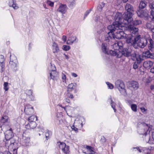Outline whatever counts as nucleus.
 Masks as SVG:
<instances>
[{
	"label": "nucleus",
	"instance_id": "obj_1",
	"mask_svg": "<svg viewBox=\"0 0 154 154\" xmlns=\"http://www.w3.org/2000/svg\"><path fill=\"white\" fill-rule=\"evenodd\" d=\"M113 23L111 25H110L107 27L108 29L110 32H108L107 35L106 36L105 40L107 42H109L110 39L112 38L114 39L115 38L117 39H121L126 37V34L124 32V31L126 30L129 31L132 33L137 34L138 29L135 28L133 26L130 25L127 26H124V28H116L113 27L109 28V26H112Z\"/></svg>",
	"mask_w": 154,
	"mask_h": 154
},
{
	"label": "nucleus",
	"instance_id": "obj_2",
	"mask_svg": "<svg viewBox=\"0 0 154 154\" xmlns=\"http://www.w3.org/2000/svg\"><path fill=\"white\" fill-rule=\"evenodd\" d=\"M133 14L131 13L125 12L122 14L119 12H117L115 16V21L113 22V25L109 26V29L113 27L116 28H124L123 24H129L133 20L132 16Z\"/></svg>",
	"mask_w": 154,
	"mask_h": 154
},
{
	"label": "nucleus",
	"instance_id": "obj_3",
	"mask_svg": "<svg viewBox=\"0 0 154 154\" xmlns=\"http://www.w3.org/2000/svg\"><path fill=\"white\" fill-rule=\"evenodd\" d=\"M149 125L144 122H139L137 124V130L140 134L145 135L149 139V136L147 135L149 129Z\"/></svg>",
	"mask_w": 154,
	"mask_h": 154
},
{
	"label": "nucleus",
	"instance_id": "obj_4",
	"mask_svg": "<svg viewBox=\"0 0 154 154\" xmlns=\"http://www.w3.org/2000/svg\"><path fill=\"white\" fill-rule=\"evenodd\" d=\"M131 34L129 35H127L126 34V37L125 38H126V42L128 43H131L133 46L135 48L137 47L135 46L136 45V43L139 40L140 38V35H138V32L137 34L132 33L131 32Z\"/></svg>",
	"mask_w": 154,
	"mask_h": 154
},
{
	"label": "nucleus",
	"instance_id": "obj_5",
	"mask_svg": "<svg viewBox=\"0 0 154 154\" xmlns=\"http://www.w3.org/2000/svg\"><path fill=\"white\" fill-rule=\"evenodd\" d=\"M116 87L120 91V93L123 95L126 94L125 89V85L123 82L121 80H118L115 82Z\"/></svg>",
	"mask_w": 154,
	"mask_h": 154
},
{
	"label": "nucleus",
	"instance_id": "obj_6",
	"mask_svg": "<svg viewBox=\"0 0 154 154\" xmlns=\"http://www.w3.org/2000/svg\"><path fill=\"white\" fill-rule=\"evenodd\" d=\"M147 41L148 39L145 38H139V40L137 42L136 45L137 44V46L140 48H143L146 45Z\"/></svg>",
	"mask_w": 154,
	"mask_h": 154
},
{
	"label": "nucleus",
	"instance_id": "obj_7",
	"mask_svg": "<svg viewBox=\"0 0 154 154\" xmlns=\"http://www.w3.org/2000/svg\"><path fill=\"white\" fill-rule=\"evenodd\" d=\"M10 143L8 149L12 151V154H17V149L18 147L17 146V143L14 142L11 143V141H10Z\"/></svg>",
	"mask_w": 154,
	"mask_h": 154
},
{
	"label": "nucleus",
	"instance_id": "obj_8",
	"mask_svg": "<svg viewBox=\"0 0 154 154\" xmlns=\"http://www.w3.org/2000/svg\"><path fill=\"white\" fill-rule=\"evenodd\" d=\"M137 13L139 17L141 18L147 19L149 14L147 12L142 9H139L137 11Z\"/></svg>",
	"mask_w": 154,
	"mask_h": 154
},
{
	"label": "nucleus",
	"instance_id": "obj_9",
	"mask_svg": "<svg viewBox=\"0 0 154 154\" xmlns=\"http://www.w3.org/2000/svg\"><path fill=\"white\" fill-rule=\"evenodd\" d=\"M12 130V128H10L9 130L6 131L5 133V140L6 141H8V142L9 140L14 136V134Z\"/></svg>",
	"mask_w": 154,
	"mask_h": 154
},
{
	"label": "nucleus",
	"instance_id": "obj_10",
	"mask_svg": "<svg viewBox=\"0 0 154 154\" xmlns=\"http://www.w3.org/2000/svg\"><path fill=\"white\" fill-rule=\"evenodd\" d=\"M24 111L26 115H31L33 112V108L30 105H26L25 107Z\"/></svg>",
	"mask_w": 154,
	"mask_h": 154
},
{
	"label": "nucleus",
	"instance_id": "obj_11",
	"mask_svg": "<svg viewBox=\"0 0 154 154\" xmlns=\"http://www.w3.org/2000/svg\"><path fill=\"white\" fill-rule=\"evenodd\" d=\"M128 87L134 90H136L139 88V84L136 81L129 82H128Z\"/></svg>",
	"mask_w": 154,
	"mask_h": 154
},
{
	"label": "nucleus",
	"instance_id": "obj_12",
	"mask_svg": "<svg viewBox=\"0 0 154 154\" xmlns=\"http://www.w3.org/2000/svg\"><path fill=\"white\" fill-rule=\"evenodd\" d=\"M51 72L50 73V79L55 80L57 79V78L58 75V72H57L56 70V68L55 66L53 67V68L52 69H51Z\"/></svg>",
	"mask_w": 154,
	"mask_h": 154
},
{
	"label": "nucleus",
	"instance_id": "obj_13",
	"mask_svg": "<svg viewBox=\"0 0 154 154\" xmlns=\"http://www.w3.org/2000/svg\"><path fill=\"white\" fill-rule=\"evenodd\" d=\"M131 49L130 48H124L121 51L122 55L127 57H130L131 55Z\"/></svg>",
	"mask_w": 154,
	"mask_h": 154
},
{
	"label": "nucleus",
	"instance_id": "obj_14",
	"mask_svg": "<svg viewBox=\"0 0 154 154\" xmlns=\"http://www.w3.org/2000/svg\"><path fill=\"white\" fill-rule=\"evenodd\" d=\"M67 9V8L66 5L61 4L57 9V11L63 14L66 12Z\"/></svg>",
	"mask_w": 154,
	"mask_h": 154
},
{
	"label": "nucleus",
	"instance_id": "obj_15",
	"mask_svg": "<svg viewBox=\"0 0 154 154\" xmlns=\"http://www.w3.org/2000/svg\"><path fill=\"white\" fill-rule=\"evenodd\" d=\"M153 62L151 61H144L143 63V66L146 69H149L153 64Z\"/></svg>",
	"mask_w": 154,
	"mask_h": 154
},
{
	"label": "nucleus",
	"instance_id": "obj_16",
	"mask_svg": "<svg viewBox=\"0 0 154 154\" xmlns=\"http://www.w3.org/2000/svg\"><path fill=\"white\" fill-rule=\"evenodd\" d=\"M125 10L127 11L126 12L132 13L134 11L133 7L130 4L127 3L125 5Z\"/></svg>",
	"mask_w": 154,
	"mask_h": 154
},
{
	"label": "nucleus",
	"instance_id": "obj_17",
	"mask_svg": "<svg viewBox=\"0 0 154 154\" xmlns=\"http://www.w3.org/2000/svg\"><path fill=\"white\" fill-rule=\"evenodd\" d=\"M149 43L148 45V48L149 50L152 51L154 48V41L151 38L148 39Z\"/></svg>",
	"mask_w": 154,
	"mask_h": 154
},
{
	"label": "nucleus",
	"instance_id": "obj_18",
	"mask_svg": "<svg viewBox=\"0 0 154 154\" xmlns=\"http://www.w3.org/2000/svg\"><path fill=\"white\" fill-rule=\"evenodd\" d=\"M153 22L147 23H146V28L151 32L154 31V24Z\"/></svg>",
	"mask_w": 154,
	"mask_h": 154
},
{
	"label": "nucleus",
	"instance_id": "obj_19",
	"mask_svg": "<svg viewBox=\"0 0 154 154\" xmlns=\"http://www.w3.org/2000/svg\"><path fill=\"white\" fill-rule=\"evenodd\" d=\"M147 3V2L145 1L142 0L140 1L139 6V9H142L146 8Z\"/></svg>",
	"mask_w": 154,
	"mask_h": 154
},
{
	"label": "nucleus",
	"instance_id": "obj_20",
	"mask_svg": "<svg viewBox=\"0 0 154 154\" xmlns=\"http://www.w3.org/2000/svg\"><path fill=\"white\" fill-rule=\"evenodd\" d=\"M22 141L24 145L26 146H28L29 144L30 141V138L29 137L23 136Z\"/></svg>",
	"mask_w": 154,
	"mask_h": 154
},
{
	"label": "nucleus",
	"instance_id": "obj_21",
	"mask_svg": "<svg viewBox=\"0 0 154 154\" xmlns=\"http://www.w3.org/2000/svg\"><path fill=\"white\" fill-rule=\"evenodd\" d=\"M141 21L140 20H132L131 21V22L130 23V24H128V26H129L130 25H132L135 28L136 27L134 26H137L141 24Z\"/></svg>",
	"mask_w": 154,
	"mask_h": 154
},
{
	"label": "nucleus",
	"instance_id": "obj_22",
	"mask_svg": "<svg viewBox=\"0 0 154 154\" xmlns=\"http://www.w3.org/2000/svg\"><path fill=\"white\" fill-rule=\"evenodd\" d=\"M9 5L10 7H12L15 9H17L18 8L17 5L14 3V0H9Z\"/></svg>",
	"mask_w": 154,
	"mask_h": 154
},
{
	"label": "nucleus",
	"instance_id": "obj_23",
	"mask_svg": "<svg viewBox=\"0 0 154 154\" xmlns=\"http://www.w3.org/2000/svg\"><path fill=\"white\" fill-rule=\"evenodd\" d=\"M76 37L75 36H72L69 37L66 42L67 44H72L76 40Z\"/></svg>",
	"mask_w": 154,
	"mask_h": 154
},
{
	"label": "nucleus",
	"instance_id": "obj_24",
	"mask_svg": "<svg viewBox=\"0 0 154 154\" xmlns=\"http://www.w3.org/2000/svg\"><path fill=\"white\" fill-rule=\"evenodd\" d=\"M53 51L54 53L58 52L59 51V48L58 47L57 44L55 42H54L52 45Z\"/></svg>",
	"mask_w": 154,
	"mask_h": 154
},
{
	"label": "nucleus",
	"instance_id": "obj_25",
	"mask_svg": "<svg viewBox=\"0 0 154 154\" xmlns=\"http://www.w3.org/2000/svg\"><path fill=\"white\" fill-rule=\"evenodd\" d=\"M86 148L88 150V152H89L87 153L85 152L84 153H85L86 154H94V153L95 152L93 150L94 149L91 146L87 145L86 146Z\"/></svg>",
	"mask_w": 154,
	"mask_h": 154
},
{
	"label": "nucleus",
	"instance_id": "obj_26",
	"mask_svg": "<svg viewBox=\"0 0 154 154\" xmlns=\"http://www.w3.org/2000/svg\"><path fill=\"white\" fill-rule=\"evenodd\" d=\"M17 62H9V64L11 66V67L14 71H15L17 70Z\"/></svg>",
	"mask_w": 154,
	"mask_h": 154
},
{
	"label": "nucleus",
	"instance_id": "obj_27",
	"mask_svg": "<svg viewBox=\"0 0 154 154\" xmlns=\"http://www.w3.org/2000/svg\"><path fill=\"white\" fill-rule=\"evenodd\" d=\"M26 94L28 95L31 100H34V97L33 96V91L31 90H28L26 91Z\"/></svg>",
	"mask_w": 154,
	"mask_h": 154
},
{
	"label": "nucleus",
	"instance_id": "obj_28",
	"mask_svg": "<svg viewBox=\"0 0 154 154\" xmlns=\"http://www.w3.org/2000/svg\"><path fill=\"white\" fill-rule=\"evenodd\" d=\"M107 44L105 43H103L102 45V49L103 51L105 54H108V52L107 48Z\"/></svg>",
	"mask_w": 154,
	"mask_h": 154
},
{
	"label": "nucleus",
	"instance_id": "obj_29",
	"mask_svg": "<svg viewBox=\"0 0 154 154\" xmlns=\"http://www.w3.org/2000/svg\"><path fill=\"white\" fill-rule=\"evenodd\" d=\"M137 54L136 52L133 50H131V55L130 57H131V59L133 60H135L136 58L137 57Z\"/></svg>",
	"mask_w": 154,
	"mask_h": 154
},
{
	"label": "nucleus",
	"instance_id": "obj_30",
	"mask_svg": "<svg viewBox=\"0 0 154 154\" xmlns=\"http://www.w3.org/2000/svg\"><path fill=\"white\" fill-rule=\"evenodd\" d=\"M74 85L73 83L69 84L67 87V92L68 93L72 91L74 89Z\"/></svg>",
	"mask_w": 154,
	"mask_h": 154
},
{
	"label": "nucleus",
	"instance_id": "obj_31",
	"mask_svg": "<svg viewBox=\"0 0 154 154\" xmlns=\"http://www.w3.org/2000/svg\"><path fill=\"white\" fill-rule=\"evenodd\" d=\"M10 61L12 62H17L16 57L14 55H11L10 56Z\"/></svg>",
	"mask_w": 154,
	"mask_h": 154
},
{
	"label": "nucleus",
	"instance_id": "obj_32",
	"mask_svg": "<svg viewBox=\"0 0 154 154\" xmlns=\"http://www.w3.org/2000/svg\"><path fill=\"white\" fill-rule=\"evenodd\" d=\"M136 63L140 64L143 60V59L141 58L140 55H139L137 56V57L136 58Z\"/></svg>",
	"mask_w": 154,
	"mask_h": 154
},
{
	"label": "nucleus",
	"instance_id": "obj_33",
	"mask_svg": "<svg viewBox=\"0 0 154 154\" xmlns=\"http://www.w3.org/2000/svg\"><path fill=\"white\" fill-rule=\"evenodd\" d=\"M110 100L111 101V106L113 108V109L114 111L115 112H116V109H115V105H116V103H114L112 100V99L111 97L110 98Z\"/></svg>",
	"mask_w": 154,
	"mask_h": 154
},
{
	"label": "nucleus",
	"instance_id": "obj_34",
	"mask_svg": "<svg viewBox=\"0 0 154 154\" xmlns=\"http://www.w3.org/2000/svg\"><path fill=\"white\" fill-rule=\"evenodd\" d=\"M69 147L68 146H66L65 147H64L62 149L63 152L66 154L69 153Z\"/></svg>",
	"mask_w": 154,
	"mask_h": 154
},
{
	"label": "nucleus",
	"instance_id": "obj_35",
	"mask_svg": "<svg viewBox=\"0 0 154 154\" xmlns=\"http://www.w3.org/2000/svg\"><path fill=\"white\" fill-rule=\"evenodd\" d=\"M150 52L149 50H147L143 53V55L147 58H149L150 54Z\"/></svg>",
	"mask_w": 154,
	"mask_h": 154
},
{
	"label": "nucleus",
	"instance_id": "obj_36",
	"mask_svg": "<svg viewBox=\"0 0 154 154\" xmlns=\"http://www.w3.org/2000/svg\"><path fill=\"white\" fill-rule=\"evenodd\" d=\"M35 119L36 120H37V117L36 116L35 117L34 116H32L29 117L28 118V120L30 122H33V120H34V119Z\"/></svg>",
	"mask_w": 154,
	"mask_h": 154
},
{
	"label": "nucleus",
	"instance_id": "obj_37",
	"mask_svg": "<svg viewBox=\"0 0 154 154\" xmlns=\"http://www.w3.org/2000/svg\"><path fill=\"white\" fill-rule=\"evenodd\" d=\"M8 121V117L6 116L2 117L1 120V122L2 123H5Z\"/></svg>",
	"mask_w": 154,
	"mask_h": 154
},
{
	"label": "nucleus",
	"instance_id": "obj_38",
	"mask_svg": "<svg viewBox=\"0 0 154 154\" xmlns=\"http://www.w3.org/2000/svg\"><path fill=\"white\" fill-rule=\"evenodd\" d=\"M69 3L68 5L69 7L70 8L73 6L75 4V0H68Z\"/></svg>",
	"mask_w": 154,
	"mask_h": 154
},
{
	"label": "nucleus",
	"instance_id": "obj_39",
	"mask_svg": "<svg viewBox=\"0 0 154 154\" xmlns=\"http://www.w3.org/2000/svg\"><path fill=\"white\" fill-rule=\"evenodd\" d=\"M131 108L132 110L134 112L137 111V106L135 104H132L131 105Z\"/></svg>",
	"mask_w": 154,
	"mask_h": 154
},
{
	"label": "nucleus",
	"instance_id": "obj_40",
	"mask_svg": "<svg viewBox=\"0 0 154 154\" xmlns=\"http://www.w3.org/2000/svg\"><path fill=\"white\" fill-rule=\"evenodd\" d=\"M60 143V144L59 145V147L60 149H61L62 150L63 149V148L65 147L66 145V144L63 143V142H59Z\"/></svg>",
	"mask_w": 154,
	"mask_h": 154
},
{
	"label": "nucleus",
	"instance_id": "obj_41",
	"mask_svg": "<svg viewBox=\"0 0 154 154\" xmlns=\"http://www.w3.org/2000/svg\"><path fill=\"white\" fill-rule=\"evenodd\" d=\"M4 88L5 91H7L8 89V83L7 82H5L4 84Z\"/></svg>",
	"mask_w": 154,
	"mask_h": 154
},
{
	"label": "nucleus",
	"instance_id": "obj_42",
	"mask_svg": "<svg viewBox=\"0 0 154 154\" xmlns=\"http://www.w3.org/2000/svg\"><path fill=\"white\" fill-rule=\"evenodd\" d=\"M150 17L152 21H154V11L152 9L150 11Z\"/></svg>",
	"mask_w": 154,
	"mask_h": 154
},
{
	"label": "nucleus",
	"instance_id": "obj_43",
	"mask_svg": "<svg viewBox=\"0 0 154 154\" xmlns=\"http://www.w3.org/2000/svg\"><path fill=\"white\" fill-rule=\"evenodd\" d=\"M152 137L153 140L152 141L150 140H148V142L150 144H154V130H153V131H152Z\"/></svg>",
	"mask_w": 154,
	"mask_h": 154
},
{
	"label": "nucleus",
	"instance_id": "obj_44",
	"mask_svg": "<svg viewBox=\"0 0 154 154\" xmlns=\"http://www.w3.org/2000/svg\"><path fill=\"white\" fill-rule=\"evenodd\" d=\"M30 125L31 126V128L33 129L35 128L37 126V124L36 123L34 122H30Z\"/></svg>",
	"mask_w": 154,
	"mask_h": 154
},
{
	"label": "nucleus",
	"instance_id": "obj_45",
	"mask_svg": "<svg viewBox=\"0 0 154 154\" xmlns=\"http://www.w3.org/2000/svg\"><path fill=\"white\" fill-rule=\"evenodd\" d=\"M51 135V131H48L45 133V137L46 140H48L49 136Z\"/></svg>",
	"mask_w": 154,
	"mask_h": 154
},
{
	"label": "nucleus",
	"instance_id": "obj_46",
	"mask_svg": "<svg viewBox=\"0 0 154 154\" xmlns=\"http://www.w3.org/2000/svg\"><path fill=\"white\" fill-rule=\"evenodd\" d=\"M62 48L64 50L67 51L70 49V47L68 45H63Z\"/></svg>",
	"mask_w": 154,
	"mask_h": 154
},
{
	"label": "nucleus",
	"instance_id": "obj_47",
	"mask_svg": "<svg viewBox=\"0 0 154 154\" xmlns=\"http://www.w3.org/2000/svg\"><path fill=\"white\" fill-rule=\"evenodd\" d=\"M140 65L139 63L135 62L134 63L133 65V68L135 69L138 68L139 65Z\"/></svg>",
	"mask_w": 154,
	"mask_h": 154
},
{
	"label": "nucleus",
	"instance_id": "obj_48",
	"mask_svg": "<svg viewBox=\"0 0 154 154\" xmlns=\"http://www.w3.org/2000/svg\"><path fill=\"white\" fill-rule=\"evenodd\" d=\"M1 73H2L5 70V64L4 63H1Z\"/></svg>",
	"mask_w": 154,
	"mask_h": 154
},
{
	"label": "nucleus",
	"instance_id": "obj_49",
	"mask_svg": "<svg viewBox=\"0 0 154 154\" xmlns=\"http://www.w3.org/2000/svg\"><path fill=\"white\" fill-rule=\"evenodd\" d=\"M109 53L111 55L113 56H116L117 55V53L115 51L110 50Z\"/></svg>",
	"mask_w": 154,
	"mask_h": 154
},
{
	"label": "nucleus",
	"instance_id": "obj_50",
	"mask_svg": "<svg viewBox=\"0 0 154 154\" xmlns=\"http://www.w3.org/2000/svg\"><path fill=\"white\" fill-rule=\"evenodd\" d=\"M106 83L108 85L109 88L110 89H112L113 88V85L109 82H106Z\"/></svg>",
	"mask_w": 154,
	"mask_h": 154
},
{
	"label": "nucleus",
	"instance_id": "obj_51",
	"mask_svg": "<svg viewBox=\"0 0 154 154\" xmlns=\"http://www.w3.org/2000/svg\"><path fill=\"white\" fill-rule=\"evenodd\" d=\"M5 60L4 56L2 55H0V63H3Z\"/></svg>",
	"mask_w": 154,
	"mask_h": 154
},
{
	"label": "nucleus",
	"instance_id": "obj_52",
	"mask_svg": "<svg viewBox=\"0 0 154 154\" xmlns=\"http://www.w3.org/2000/svg\"><path fill=\"white\" fill-rule=\"evenodd\" d=\"M47 3L48 5L51 6V7H53L54 6V2H51L50 1H47Z\"/></svg>",
	"mask_w": 154,
	"mask_h": 154
},
{
	"label": "nucleus",
	"instance_id": "obj_53",
	"mask_svg": "<svg viewBox=\"0 0 154 154\" xmlns=\"http://www.w3.org/2000/svg\"><path fill=\"white\" fill-rule=\"evenodd\" d=\"M149 6L151 9L154 10V2L152 3H150L149 5Z\"/></svg>",
	"mask_w": 154,
	"mask_h": 154
},
{
	"label": "nucleus",
	"instance_id": "obj_54",
	"mask_svg": "<svg viewBox=\"0 0 154 154\" xmlns=\"http://www.w3.org/2000/svg\"><path fill=\"white\" fill-rule=\"evenodd\" d=\"M140 109L142 112L143 113H145L147 109H145L144 107H142L140 108Z\"/></svg>",
	"mask_w": 154,
	"mask_h": 154
},
{
	"label": "nucleus",
	"instance_id": "obj_55",
	"mask_svg": "<svg viewBox=\"0 0 154 154\" xmlns=\"http://www.w3.org/2000/svg\"><path fill=\"white\" fill-rule=\"evenodd\" d=\"M90 13V11H87L85 13L84 16V19H85V17L88 15Z\"/></svg>",
	"mask_w": 154,
	"mask_h": 154
},
{
	"label": "nucleus",
	"instance_id": "obj_56",
	"mask_svg": "<svg viewBox=\"0 0 154 154\" xmlns=\"http://www.w3.org/2000/svg\"><path fill=\"white\" fill-rule=\"evenodd\" d=\"M25 128H26L28 129H29L31 128V126L30 125V123H29V124H27V125H26L25 126Z\"/></svg>",
	"mask_w": 154,
	"mask_h": 154
},
{
	"label": "nucleus",
	"instance_id": "obj_57",
	"mask_svg": "<svg viewBox=\"0 0 154 154\" xmlns=\"http://www.w3.org/2000/svg\"><path fill=\"white\" fill-rule=\"evenodd\" d=\"M149 58L154 59V53H151Z\"/></svg>",
	"mask_w": 154,
	"mask_h": 154
},
{
	"label": "nucleus",
	"instance_id": "obj_58",
	"mask_svg": "<svg viewBox=\"0 0 154 154\" xmlns=\"http://www.w3.org/2000/svg\"><path fill=\"white\" fill-rule=\"evenodd\" d=\"M100 141L103 143H105L106 141V139L104 137H103V138H101Z\"/></svg>",
	"mask_w": 154,
	"mask_h": 154
},
{
	"label": "nucleus",
	"instance_id": "obj_59",
	"mask_svg": "<svg viewBox=\"0 0 154 154\" xmlns=\"http://www.w3.org/2000/svg\"><path fill=\"white\" fill-rule=\"evenodd\" d=\"M105 5V4L103 2L99 4L100 6L101 7L102 9L104 7Z\"/></svg>",
	"mask_w": 154,
	"mask_h": 154
},
{
	"label": "nucleus",
	"instance_id": "obj_60",
	"mask_svg": "<svg viewBox=\"0 0 154 154\" xmlns=\"http://www.w3.org/2000/svg\"><path fill=\"white\" fill-rule=\"evenodd\" d=\"M97 10L100 12L102 10L101 7H100L99 5L97 7Z\"/></svg>",
	"mask_w": 154,
	"mask_h": 154
},
{
	"label": "nucleus",
	"instance_id": "obj_61",
	"mask_svg": "<svg viewBox=\"0 0 154 154\" xmlns=\"http://www.w3.org/2000/svg\"><path fill=\"white\" fill-rule=\"evenodd\" d=\"M4 154H12V153H11L9 151L6 150L3 152Z\"/></svg>",
	"mask_w": 154,
	"mask_h": 154
},
{
	"label": "nucleus",
	"instance_id": "obj_62",
	"mask_svg": "<svg viewBox=\"0 0 154 154\" xmlns=\"http://www.w3.org/2000/svg\"><path fill=\"white\" fill-rule=\"evenodd\" d=\"M72 128L73 130H74L75 131H77L78 130V129L75 128L73 125L72 126Z\"/></svg>",
	"mask_w": 154,
	"mask_h": 154
},
{
	"label": "nucleus",
	"instance_id": "obj_63",
	"mask_svg": "<svg viewBox=\"0 0 154 154\" xmlns=\"http://www.w3.org/2000/svg\"><path fill=\"white\" fill-rule=\"evenodd\" d=\"M66 37L65 35H63L62 37V40L65 42L66 40Z\"/></svg>",
	"mask_w": 154,
	"mask_h": 154
},
{
	"label": "nucleus",
	"instance_id": "obj_64",
	"mask_svg": "<svg viewBox=\"0 0 154 154\" xmlns=\"http://www.w3.org/2000/svg\"><path fill=\"white\" fill-rule=\"evenodd\" d=\"M64 55L65 56V58L66 59L68 60L69 58V57L68 55L66 54H64Z\"/></svg>",
	"mask_w": 154,
	"mask_h": 154
}]
</instances>
